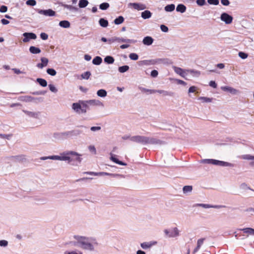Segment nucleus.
<instances>
[{
	"label": "nucleus",
	"instance_id": "nucleus-1",
	"mask_svg": "<svg viewBox=\"0 0 254 254\" xmlns=\"http://www.w3.org/2000/svg\"><path fill=\"white\" fill-rule=\"evenodd\" d=\"M72 243L75 246L90 251H94L98 245L97 240L94 238L80 235H74Z\"/></svg>",
	"mask_w": 254,
	"mask_h": 254
},
{
	"label": "nucleus",
	"instance_id": "nucleus-2",
	"mask_svg": "<svg viewBox=\"0 0 254 254\" xmlns=\"http://www.w3.org/2000/svg\"><path fill=\"white\" fill-rule=\"evenodd\" d=\"M130 140L142 144H160L162 141L157 138L144 136L135 135L131 136Z\"/></svg>",
	"mask_w": 254,
	"mask_h": 254
},
{
	"label": "nucleus",
	"instance_id": "nucleus-3",
	"mask_svg": "<svg viewBox=\"0 0 254 254\" xmlns=\"http://www.w3.org/2000/svg\"><path fill=\"white\" fill-rule=\"evenodd\" d=\"M200 163H204V164H213L214 165L219 166H222V167H233L234 166V165L233 164L227 162H224L222 161H219L215 159H202L200 161Z\"/></svg>",
	"mask_w": 254,
	"mask_h": 254
},
{
	"label": "nucleus",
	"instance_id": "nucleus-4",
	"mask_svg": "<svg viewBox=\"0 0 254 254\" xmlns=\"http://www.w3.org/2000/svg\"><path fill=\"white\" fill-rule=\"evenodd\" d=\"M87 105L82 101L74 103L72 105V109L77 113L81 114L86 112Z\"/></svg>",
	"mask_w": 254,
	"mask_h": 254
},
{
	"label": "nucleus",
	"instance_id": "nucleus-5",
	"mask_svg": "<svg viewBox=\"0 0 254 254\" xmlns=\"http://www.w3.org/2000/svg\"><path fill=\"white\" fill-rule=\"evenodd\" d=\"M72 154L74 153L65 151L61 153L60 155L50 156V159L66 161V160H69V155Z\"/></svg>",
	"mask_w": 254,
	"mask_h": 254
},
{
	"label": "nucleus",
	"instance_id": "nucleus-6",
	"mask_svg": "<svg viewBox=\"0 0 254 254\" xmlns=\"http://www.w3.org/2000/svg\"><path fill=\"white\" fill-rule=\"evenodd\" d=\"M164 232L169 238H175L180 235V231L177 227L172 228L170 229H165Z\"/></svg>",
	"mask_w": 254,
	"mask_h": 254
},
{
	"label": "nucleus",
	"instance_id": "nucleus-7",
	"mask_svg": "<svg viewBox=\"0 0 254 254\" xmlns=\"http://www.w3.org/2000/svg\"><path fill=\"white\" fill-rule=\"evenodd\" d=\"M66 152H72L74 153L69 155V160H66V161H67L68 163H70L73 161H76L79 163H80L81 162L82 159L80 157V156H81V155L78 154V153L75 151H66Z\"/></svg>",
	"mask_w": 254,
	"mask_h": 254
},
{
	"label": "nucleus",
	"instance_id": "nucleus-8",
	"mask_svg": "<svg viewBox=\"0 0 254 254\" xmlns=\"http://www.w3.org/2000/svg\"><path fill=\"white\" fill-rule=\"evenodd\" d=\"M128 7L130 8H133L137 10H142L146 8L145 4L142 3H131L130 2L128 4Z\"/></svg>",
	"mask_w": 254,
	"mask_h": 254
},
{
	"label": "nucleus",
	"instance_id": "nucleus-9",
	"mask_svg": "<svg viewBox=\"0 0 254 254\" xmlns=\"http://www.w3.org/2000/svg\"><path fill=\"white\" fill-rule=\"evenodd\" d=\"M24 38L22 41L24 43H27L30 41V40H35L37 38V36L35 34L31 32H25L23 34Z\"/></svg>",
	"mask_w": 254,
	"mask_h": 254
},
{
	"label": "nucleus",
	"instance_id": "nucleus-10",
	"mask_svg": "<svg viewBox=\"0 0 254 254\" xmlns=\"http://www.w3.org/2000/svg\"><path fill=\"white\" fill-rule=\"evenodd\" d=\"M174 71L178 74L180 75L181 77L187 79V69H184L179 67H177L176 66H173L172 67Z\"/></svg>",
	"mask_w": 254,
	"mask_h": 254
},
{
	"label": "nucleus",
	"instance_id": "nucleus-11",
	"mask_svg": "<svg viewBox=\"0 0 254 254\" xmlns=\"http://www.w3.org/2000/svg\"><path fill=\"white\" fill-rule=\"evenodd\" d=\"M221 89L224 91H228L232 95H237L240 93L238 90L230 86H221Z\"/></svg>",
	"mask_w": 254,
	"mask_h": 254
},
{
	"label": "nucleus",
	"instance_id": "nucleus-12",
	"mask_svg": "<svg viewBox=\"0 0 254 254\" xmlns=\"http://www.w3.org/2000/svg\"><path fill=\"white\" fill-rule=\"evenodd\" d=\"M37 11L39 14H43L47 16H53L56 14L55 11L51 9L47 10L38 9Z\"/></svg>",
	"mask_w": 254,
	"mask_h": 254
},
{
	"label": "nucleus",
	"instance_id": "nucleus-13",
	"mask_svg": "<svg viewBox=\"0 0 254 254\" xmlns=\"http://www.w3.org/2000/svg\"><path fill=\"white\" fill-rule=\"evenodd\" d=\"M23 112L29 117L35 119H40L41 118V112H31L23 110Z\"/></svg>",
	"mask_w": 254,
	"mask_h": 254
},
{
	"label": "nucleus",
	"instance_id": "nucleus-14",
	"mask_svg": "<svg viewBox=\"0 0 254 254\" xmlns=\"http://www.w3.org/2000/svg\"><path fill=\"white\" fill-rule=\"evenodd\" d=\"M221 19L226 24H230L233 20V17L226 13H223L221 15Z\"/></svg>",
	"mask_w": 254,
	"mask_h": 254
},
{
	"label": "nucleus",
	"instance_id": "nucleus-15",
	"mask_svg": "<svg viewBox=\"0 0 254 254\" xmlns=\"http://www.w3.org/2000/svg\"><path fill=\"white\" fill-rule=\"evenodd\" d=\"M157 244L156 241H150L142 243L140 244L141 247L144 250H147L151 248L152 247Z\"/></svg>",
	"mask_w": 254,
	"mask_h": 254
},
{
	"label": "nucleus",
	"instance_id": "nucleus-16",
	"mask_svg": "<svg viewBox=\"0 0 254 254\" xmlns=\"http://www.w3.org/2000/svg\"><path fill=\"white\" fill-rule=\"evenodd\" d=\"M41 63H39L37 64V66L39 68H43L44 67H45L47 65L49 60L47 58L42 57L41 58Z\"/></svg>",
	"mask_w": 254,
	"mask_h": 254
},
{
	"label": "nucleus",
	"instance_id": "nucleus-17",
	"mask_svg": "<svg viewBox=\"0 0 254 254\" xmlns=\"http://www.w3.org/2000/svg\"><path fill=\"white\" fill-rule=\"evenodd\" d=\"M239 158L242 159L252 160V161L251 163V165L254 166V156L250 154H245L240 156Z\"/></svg>",
	"mask_w": 254,
	"mask_h": 254
},
{
	"label": "nucleus",
	"instance_id": "nucleus-18",
	"mask_svg": "<svg viewBox=\"0 0 254 254\" xmlns=\"http://www.w3.org/2000/svg\"><path fill=\"white\" fill-rule=\"evenodd\" d=\"M88 103L92 105H95L100 107H104V104L99 100H91L88 101Z\"/></svg>",
	"mask_w": 254,
	"mask_h": 254
},
{
	"label": "nucleus",
	"instance_id": "nucleus-19",
	"mask_svg": "<svg viewBox=\"0 0 254 254\" xmlns=\"http://www.w3.org/2000/svg\"><path fill=\"white\" fill-rule=\"evenodd\" d=\"M205 240V238H201L197 240V246L193 250V253H196L200 248L201 246L203 245L204 240Z\"/></svg>",
	"mask_w": 254,
	"mask_h": 254
},
{
	"label": "nucleus",
	"instance_id": "nucleus-20",
	"mask_svg": "<svg viewBox=\"0 0 254 254\" xmlns=\"http://www.w3.org/2000/svg\"><path fill=\"white\" fill-rule=\"evenodd\" d=\"M34 97L30 96H23L19 97V100L21 101H24L26 102H32L34 100Z\"/></svg>",
	"mask_w": 254,
	"mask_h": 254
},
{
	"label": "nucleus",
	"instance_id": "nucleus-21",
	"mask_svg": "<svg viewBox=\"0 0 254 254\" xmlns=\"http://www.w3.org/2000/svg\"><path fill=\"white\" fill-rule=\"evenodd\" d=\"M61 5L64 8H66L71 11H77L78 10L77 7L73 6L71 5H68L62 3Z\"/></svg>",
	"mask_w": 254,
	"mask_h": 254
},
{
	"label": "nucleus",
	"instance_id": "nucleus-22",
	"mask_svg": "<svg viewBox=\"0 0 254 254\" xmlns=\"http://www.w3.org/2000/svg\"><path fill=\"white\" fill-rule=\"evenodd\" d=\"M156 93H158L162 94L163 96H172L173 95V93L172 92L163 90H155Z\"/></svg>",
	"mask_w": 254,
	"mask_h": 254
},
{
	"label": "nucleus",
	"instance_id": "nucleus-23",
	"mask_svg": "<svg viewBox=\"0 0 254 254\" xmlns=\"http://www.w3.org/2000/svg\"><path fill=\"white\" fill-rule=\"evenodd\" d=\"M194 206H200V207H203L204 208H218L220 207V206H217V205L213 206V205H211L208 204H203V203H197V204H195Z\"/></svg>",
	"mask_w": 254,
	"mask_h": 254
},
{
	"label": "nucleus",
	"instance_id": "nucleus-24",
	"mask_svg": "<svg viewBox=\"0 0 254 254\" xmlns=\"http://www.w3.org/2000/svg\"><path fill=\"white\" fill-rule=\"evenodd\" d=\"M153 42V39L152 37L147 36L144 38L143 40V43L146 45H151Z\"/></svg>",
	"mask_w": 254,
	"mask_h": 254
},
{
	"label": "nucleus",
	"instance_id": "nucleus-25",
	"mask_svg": "<svg viewBox=\"0 0 254 254\" xmlns=\"http://www.w3.org/2000/svg\"><path fill=\"white\" fill-rule=\"evenodd\" d=\"M188 73H190L191 75H192V76L194 77H198L200 75L199 71L193 69H187V75Z\"/></svg>",
	"mask_w": 254,
	"mask_h": 254
},
{
	"label": "nucleus",
	"instance_id": "nucleus-26",
	"mask_svg": "<svg viewBox=\"0 0 254 254\" xmlns=\"http://www.w3.org/2000/svg\"><path fill=\"white\" fill-rule=\"evenodd\" d=\"M244 233L247 234V236L250 235H254V229L251 228H244L241 230Z\"/></svg>",
	"mask_w": 254,
	"mask_h": 254
},
{
	"label": "nucleus",
	"instance_id": "nucleus-27",
	"mask_svg": "<svg viewBox=\"0 0 254 254\" xmlns=\"http://www.w3.org/2000/svg\"><path fill=\"white\" fill-rule=\"evenodd\" d=\"M110 159L118 164H119L121 165H123V166L127 165V164L126 163H125L121 161H119L118 159H117L116 158V156L115 155L111 154Z\"/></svg>",
	"mask_w": 254,
	"mask_h": 254
},
{
	"label": "nucleus",
	"instance_id": "nucleus-28",
	"mask_svg": "<svg viewBox=\"0 0 254 254\" xmlns=\"http://www.w3.org/2000/svg\"><path fill=\"white\" fill-rule=\"evenodd\" d=\"M152 13L149 10H145L141 13V17L143 19H148L151 17Z\"/></svg>",
	"mask_w": 254,
	"mask_h": 254
},
{
	"label": "nucleus",
	"instance_id": "nucleus-29",
	"mask_svg": "<svg viewBox=\"0 0 254 254\" xmlns=\"http://www.w3.org/2000/svg\"><path fill=\"white\" fill-rule=\"evenodd\" d=\"M29 51L32 54H37L41 52V50L39 48L35 46H31L29 48Z\"/></svg>",
	"mask_w": 254,
	"mask_h": 254
},
{
	"label": "nucleus",
	"instance_id": "nucleus-30",
	"mask_svg": "<svg viewBox=\"0 0 254 254\" xmlns=\"http://www.w3.org/2000/svg\"><path fill=\"white\" fill-rule=\"evenodd\" d=\"M59 25L63 28H67L70 27V23L67 20H63L60 22Z\"/></svg>",
	"mask_w": 254,
	"mask_h": 254
},
{
	"label": "nucleus",
	"instance_id": "nucleus-31",
	"mask_svg": "<svg viewBox=\"0 0 254 254\" xmlns=\"http://www.w3.org/2000/svg\"><path fill=\"white\" fill-rule=\"evenodd\" d=\"M186 7L182 4H180L178 5L176 8V10L178 12H180L181 13H184L186 11Z\"/></svg>",
	"mask_w": 254,
	"mask_h": 254
},
{
	"label": "nucleus",
	"instance_id": "nucleus-32",
	"mask_svg": "<svg viewBox=\"0 0 254 254\" xmlns=\"http://www.w3.org/2000/svg\"><path fill=\"white\" fill-rule=\"evenodd\" d=\"M114 59L113 57L108 56H106L104 59V62L108 64H112L114 62Z\"/></svg>",
	"mask_w": 254,
	"mask_h": 254
},
{
	"label": "nucleus",
	"instance_id": "nucleus-33",
	"mask_svg": "<svg viewBox=\"0 0 254 254\" xmlns=\"http://www.w3.org/2000/svg\"><path fill=\"white\" fill-rule=\"evenodd\" d=\"M102 59L101 57L97 56L92 61V63L95 65H99L101 64Z\"/></svg>",
	"mask_w": 254,
	"mask_h": 254
},
{
	"label": "nucleus",
	"instance_id": "nucleus-34",
	"mask_svg": "<svg viewBox=\"0 0 254 254\" xmlns=\"http://www.w3.org/2000/svg\"><path fill=\"white\" fill-rule=\"evenodd\" d=\"M104 175H107V176H110L112 177H115L117 176H119L118 174H111L106 172H99L97 173H95V176H104Z\"/></svg>",
	"mask_w": 254,
	"mask_h": 254
},
{
	"label": "nucleus",
	"instance_id": "nucleus-35",
	"mask_svg": "<svg viewBox=\"0 0 254 254\" xmlns=\"http://www.w3.org/2000/svg\"><path fill=\"white\" fill-rule=\"evenodd\" d=\"M97 94L101 97H105L107 96V93L104 89H100L97 92Z\"/></svg>",
	"mask_w": 254,
	"mask_h": 254
},
{
	"label": "nucleus",
	"instance_id": "nucleus-36",
	"mask_svg": "<svg viewBox=\"0 0 254 254\" xmlns=\"http://www.w3.org/2000/svg\"><path fill=\"white\" fill-rule=\"evenodd\" d=\"M88 3L89 2L87 0H80L78 5L80 8H84L85 7Z\"/></svg>",
	"mask_w": 254,
	"mask_h": 254
},
{
	"label": "nucleus",
	"instance_id": "nucleus-37",
	"mask_svg": "<svg viewBox=\"0 0 254 254\" xmlns=\"http://www.w3.org/2000/svg\"><path fill=\"white\" fill-rule=\"evenodd\" d=\"M175 8V5L174 4H169L165 7V10L167 12H172L174 10Z\"/></svg>",
	"mask_w": 254,
	"mask_h": 254
},
{
	"label": "nucleus",
	"instance_id": "nucleus-38",
	"mask_svg": "<svg viewBox=\"0 0 254 254\" xmlns=\"http://www.w3.org/2000/svg\"><path fill=\"white\" fill-rule=\"evenodd\" d=\"M88 149L91 154H92L93 155H95L97 154L96 149L94 145H89L88 146Z\"/></svg>",
	"mask_w": 254,
	"mask_h": 254
},
{
	"label": "nucleus",
	"instance_id": "nucleus-39",
	"mask_svg": "<svg viewBox=\"0 0 254 254\" xmlns=\"http://www.w3.org/2000/svg\"><path fill=\"white\" fill-rule=\"evenodd\" d=\"M212 98H208L206 97H200L198 98V100H201L202 102H211L213 100Z\"/></svg>",
	"mask_w": 254,
	"mask_h": 254
},
{
	"label": "nucleus",
	"instance_id": "nucleus-40",
	"mask_svg": "<svg viewBox=\"0 0 254 254\" xmlns=\"http://www.w3.org/2000/svg\"><path fill=\"white\" fill-rule=\"evenodd\" d=\"M169 80L171 81H174L176 82L178 84H181V85H183L184 86L187 85V83L186 82L184 81L183 80L179 79L170 78L169 79Z\"/></svg>",
	"mask_w": 254,
	"mask_h": 254
},
{
	"label": "nucleus",
	"instance_id": "nucleus-41",
	"mask_svg": "<svg viewBox=\"0 0 254 254\" xmlns=\"http://www.w3.org/2000/svg\"><path fill=\"white\" fill-rule=\"evenodd\" d=\"M37 82L43 87H46L47 85V82L44 79L37 78Z\"/></svg>",
	"mask_w": 254,
	"mask_h": 254
},
{
	"label": "nucleus",
	"instance_id": "nucleus-42",
	"mask_svg": "<svg viewBox=\"0 0 254 254\" xmlns=\"http://www.w3.org/2000/svg\"><path fill=\"white\" fill-rule=\"evenodd\" d=\"M129 66L128 65H124L119 67V71L121 73H124L127 71L129 69Z\"/></svg>",
	"mask_w": 254,
	"mask_h": 254
},
{
	"label": "nucleus",
	"instance_id": "nucleus-43",
	"mask_svg": "<svg viewBox=\"0 0 254 254\" xmlns=\"http://www.w3.org/2000/svg\"><path fill=\"white\" fill-rule=\"evenodd\" d=\"M155 62L154 60L152 61H148V60H144L141 62V64L142 65H150L155 64Z\"/></svg>",
	"mask_w": 254,
	"mask_h": 254
},
{
	"label": "nucleus",
	"instance_id": "nucleus-44",
	"mask_svg": "<svg viewBox=\"0 0 254 254\" xmlns=\"http://www.w3.org/2000/svg\"><path fill=\"white\" fill-rule=\"evenodd\" d=\"M124 17L122 16H120L115 19L114 22L116 24L118 25L124 22Z\"/></svg>",
	"mask_w": 254,
	"mask_h": 254
},
{
	"label": "nucleus",
	"instance_id": "nucleus-45",
	"mask_svg": "<svg viewBox=\"0 0 254 254\" xmlns=\"http://www.w3.org/2000/svg\"><path fill=\"white\" fill-rule=\"evenodd\" d=\"M99 24L101 26L106 27L108 26V22L104 18H101L99 20Z\"/></svg>",
	"mask_w": 254,
	"mask_h": 254
},
{
	"label": "nucleus",
	"instance_id": "nucleus-46",
	"mask_svg": "<svg viewBox=\"0 0 254 254\" xmlns=\"http://www.w3.org/2000/svg\"><path fill=\"white\" fill-rule=\"evenodd\" d=\"M117 42H119V43H121V42L131 43L132 42V40L128 39H125V38H123L117 37Z\"/></svg>",
	"mask_w": 254,
	"mask_h": 254
},
{
	"label": "nucleus",
	"instance_id": "nucleus-47",
	"mask_svg": "<svg viewBox=\"0 0 254 254\" xmlns=\"http://www.w3.org/2000/svg\"><path fill=\"white\" fill-rule=\"evenodd\" d=\"M139 89L141 90V91L143 92H149L150 94H153L156 93L155 90L148 89L143 87H140Z\"/></svg>",
	"mask_w": 254,
	"mask_h": 254
},
{
	"label": "nucleus",
	"instance_id": "nucleus-48",
	"mask_svg": "<svg viewBox=\"0 0 254 254\" xmlns=\"http://www.w3.org/2000/svg\"><path fill=\"white\" fill-rule=\"evenodd\" d=\"M192 187L190 186H186L183 188V192L185 193L190 192L192 190Z\"/></svg>",
	"mask_w": 254,
	"mask_h": 254
},
{
	"label": "nucleus",
	"instance_id": "nucleus-49",
	"mask_svg": "<svg viewBox=\"0 0 254 254\" xmlns=\"http://www.w3.org/2000/svg\"><path fill=\"white\" fill-rule=\"evenodd\" d=\"M198 89V88L197 87L194 86H192L190 87L189 89V93H197Z\"/></svg>",
	"mask_w": 254,
	"mask_h": 254
},
{
	"label": "nucleus",
	"instance_id": "nucleus-50",
	"mask_svg": "<svg viewBox=\"0 0 254 254\" xmlns=\"http://www.w3.org/2000/svg\"><path fill=\"white\" fill-rule=\"evenodd\" d=\"M73 131H67L62 132L63 138L69 137L73 134Z\"/></svg>",
	"mask_w": 254,
	"mask_h": 254
},
{
	"label": "nucleus",
	"instance_id": "nucleus-51",
	"mask_svg": "<svg viewBox=\"0 0 254 254\" xmlns=\"http://www.w3.org/2000/svg\"><path fill=\"white\" fill-rule=\"evenodd\" d=\"M100 8L102 10H106L109 7V4L107 2H104L101 3L100 6Z\"/></svg>",
	"mask_w": 254,
	"mask_h": 254
},
{
	"label": "nucleus",
	"instance_id": "nucleus-52",
	"mask_svg": "<svg viewBox=\"0 0 254 254\" xmlns=\"http://www.w3.org/2000/svg\"><path fill=\"white\" fill-rule=\"evenodd\" d=\"M64 254H82V253L78 251H66Z\"/></svg>",
	"mask_w": 254,
	"mask_h": 254
},
{
	"label": "nucleus",
	"instance_id": "nucleus-53",
	"mask_svg": "<svg viewBox=\"0 0 254 254\" xmlns=\"http://www.w3.org/2000/svg\"><path fill=\"white\" fill-rule=\"evenodd\" d=\"M91 73L89 71H86L82 73L81 76L82 79H88Z\"/></svg>",
	"mask_w": 254,
	"mask_h": 254
},
{
	"label": "nucleus",
	"instance_id": "nucleus-54",
	"mask_svg": "<svg viewBox=\"0 0 254 254\" xmlns=\"http://www.w3.org/2000/svg\"><path fill=\"white\" fill-rule=\"evenodd\" d=\"M49 87L51 91L53 93H57L58 92V89L53 84H49Z\"/></svg>",
	"mask_w": 254,
	"mask_h": 254
},
{
	"label": "nucleus",
	"instance_id": "nucleus-55",
	"mask_svg": "<svg viewBox=\"0 0 254 254\" xmlns=\"http://www.w3.org/2000/svg\"><path fill=\"white\" fill-rule=\"evenodd\" d=\"M246 212H247L248 214L252 216L254 215V208L253 207H249L245 210Z\"/></svg>",
	"mask_w": 254,
	"mask_h": 254
},
{
	"label": "nucleus",
	"instance_id": "nucleus-56",
	"mask_svg": "<svg viewBox=\"0 0 254 254\" xmlns=\"http://www.w3.org/2000/svg\"><path fill=\"white\" fill-rule=\"evenodd\" d=\"M47 72L52 76H55L57 73L56 71L53 68L47 69Z\"/></svg>",
	"mask_w": 254,
	"mask_h": 254
},
{
	"label": "nucleus",
	"instance_id": "nucleus-57",
	"mask_svg": "<svg viewBox=\"0 0 254 254\" xmlns=\"http://www.w3.org/2000/svg\"><path fill=\"white\" fill-rule=\"evenodd\" d=\"M129 58L132 60H137L138 59V56L136 54L131 53L129 55Z\"/></svg>",
	"mask_w": 254,
	"mask_h": 254
},
{
	"label": "nucleus",
	"instance_id": "nucleus-58",
	"mask_svg": "<svg viewBox=\"0 0 254 254\" xmlns=\"http://www.w3.org/2000/svg\"><path fill=\"white\" fill-rule=\"evenodd\" d=\"M8 245V242L6 240H0V246L3 247H6Z\"/></svg>",
	"mask_w": 254,
	"mask_h": 254
},
{
	"label": "nucleus",
	"instance_id": "nucleus-59",
	"mask_svg": "<svg viewBox=\"0 0 254 254\" xmlns=\"http://www.w3.org/2000/svg\"><path fill=\"white\" fill-rule=\"evenodd\" d=\"M15 159L18 161H25L26 159L24 156H17L16 157H14Z\"/></svg>",
	"mask_w": 254,
	"mask_h": 254
},
{
	"label": "nucleus",
	"instance_id": "nucleus-60",
	"mask_svg": "<svg viewBox=\"0 0 254 254\" xmlns=\"http://www.w3.org/2000/svg\"><path fill=\"white\" fill-rule=\"evenodd\" d=\"M26 4L28 5L34 6L36 5V2L35 0H28L26 1Z\"/></svg>",
	"mask_w": 254,
	"mask_h": 254
},
{
	"label": "nucleus",
	"instance_id": "nucleus-61",
	"mask_svg": "<svg viewBox=\"0 0 254 254\" xmlns=\"http://www.w3.org/2000/svg\"><path fill=\"white\" fill-rule=\"evenodd\" d=\"M53 136L54 138L56 139H62L63 138V135L62 134V132L61 133H55L53 134Z\"/></svg>",
	"mask_w": 254,
	"mask_h": 254
},
{
	"label": "nucleus",
	"instance_id": "nucleus-62",
	"mask_svg": "<svg viewBox=\"0 0 254 254\" xmlns=\"http://www.w3.org/2000/svg\"><path fill=\"white\" fill-rule=\"evenodd\" d=\"M117 37H113L108 39V42L111 44L114 42H117Z\"/></svg>",
	"mask_w": 254,
	"mask_h": 254
},
{
	"label": "nucleus",
	"instance_id": "nucleus-63",
	"mask_svg": "<svg viewBox=\"0 0 254 254\" xmlns=\"http://www.w3.org/2000/svg\"><path fill=\"white\" fill-rule=\"evenodd\" d=\"M239 56L243 59H245L248 57V55L244 52H240L239 53Z\"/></svg>",
	"mask_w": 254,
	"mask_h": 254
},
{
	"label": "nucleus",
	"instance_id": "nucleus-64",
	"mask_svg": "<svg viewBox=\"0 0 254 254\" xmlns=\"http://www.w3.org/2000/svg\"><path fill=\"white\" fill-rule=\"evenodd\" d=\"M160 29L162 30V31H163L164 32H168V28L165 25H163V24L161 25Z\"/></svg>",
	"mask_w": 254,
	"mask_h": 254
}]
</instances>
